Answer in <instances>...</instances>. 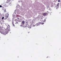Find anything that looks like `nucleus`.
Instances as JSON below:
<instances>
[{
	"mask_svg": "<svg viewBox=\"0 0 61 61\" xmlns=\"http://www.w3.org/2000/svg\"><path fill=\"white\" fill-rule=\"evenodd\" d=\"M10 0H7L6 3H9V4H11V3L10 2Z\"/></svg>",
	"mask_w": 61,
	"mask_h": 61,
	"instance_id": "1",
	"label": "nucleus"
},
{
	"mask_svg": "<svg viewBox=\"0 0 61 61\" xmlns=\"http://www.w3.org/2000/svg\"><path fill=\"white\" fill-rule=\"evenodd\" d=\"M5 17L6 18H7L8 17V15L6 14L5 16Z\"/></svg>",
	"mask_w": 61,
	"mask_h": 61,
	"instance_id": "2",
	"label": "nucleus"
},
{
	"mask_svg": "<svg viewBox=\"0 0 61 61\" xmlns=\"http://www.w3.org/2000/svg\"><path fill=\"white\" fill-rule=\"evenodd\" d=\"M25 21L24 20L22 21V24L24 25V24H25Z\"/></svg>",
	"mask_w": 61,
	"mask_h": 61,
	"instance_id": "3",
	"label": "nucleus"
},
{
	"mask_svg": "<svg viewBox=\"0 0 61 61\" xmlns=\"http://www.w3.org/2000/svg\"><path fill=\"white\" fill-rule=\"evenodd\" d=\"M46 15V13H44L43 14V16H45V15Z\"/></svg>",
	"mask_w": 61,
	"mask_h": 61,
	"instance_id": "4",
	"label": "nucleus"
},
{
	"mask_svg": "<svg viewBox=\"0 0 61 61\" xmlns=\"http://www.w3.org/2000/svg\"><path fill=\"white\" fill-rule=\"evenodd\" d=\"M12 24L13 26H15V25H14V22H12Z\"/></svg>",
	"mask_w": 61,
	"mask_h": 61,
	"instance_id": "5",
	"label": "nucleus"
},
{
	"mask_svg": "<svg viewBox=\"0 0 61 61\" xmlns=\"http://www.w3.org/2000/svg\"><path fill=\"white\" fill-rule=\"evenodd\" d=\"M12 24L13 26H15V25H14V22H12Z\"/></svg>",
	"mask_w": 61,
	"mask_h": 61,
	"instance_id": "6",
	"label": "nucleus"
},
{
	"mask_svg": "<svg viewBox=\"0 0 61 61\" xmlns=\"http://www.w3.org/2000/svg\"><path fill=\"white\" fill-rule=\"evenodd\" d=\"M2 19L3 20V19H4V17H3L2 18Z\"/></svg>",
	"mask_w": 61,
	"mask_h": 61,
	"instance_id": "7",
	"label": "nucleus"
},
{
	"mask_svg": "<svg viewBox=\"0 0 61 61\" xmlns=\"http://www.w3.org/2000/svg\"><path fill=\"white\" fill-rule=\"evenodd\" d=\"M43 24H44V22L41 23V25H43Z\"/></svg>",
	"mask_w": 61,
	"mask_h": 61,
	"instance_id": "8",
	"label": "nucleus"
},
{
	"mask_svg": "<svg viewBox=\"0 0 61 61\" xmlns=\"http://www.w3.org/2000/svg\"><path fill=\"white\" fill-rule=\"evenodd\" d=\"M58 2H60V0H59L58 1Z\"/></svg>",
	"mask_w": 61,
	"mask_h": 61,
	"instance_id": "9",
	"label": "nucleus"
},
{
	"mask_svg": "<svg viewBox=\"0 0 61 61\" xmlns=\"http://www.w3.org/2000/svg\"><path fill=\"white\" fill-rule=\"evenodd\" d=\"M57 6H59V4H57Z\"/></svg>",
	"mask_w": 61,
	"mask_h": 61,
	"instance_id": "10",
	"label": "nucleus"
},
{
	"mask_svg": "<svg viewBox=\"0 0 61 61\" xmlns=\"http://www.w3.org/2000/svg\"><path fill=\"white\" fill-rule=\"evenodd\" d=\"M2 7V5H0V7Z\"/></svg>",
	"mask_w": 61,
	"mask_h": 61,
	"instance_id": "11",
	"label": "nucleus"
},
{
	"mask_svg": "<svg viewBox=\"0 0 61 61\" xmlns=\"http://www.w3.org/2000/svg\"><path fill=\"white\" fill-rule=\"evenodd\" d=\"M39 24H41V22H39Z\"/></svg>",
	"mask_w": 61,
	"mask_h": 61,
	"instance_id": "12",
	"label": "nucleus"
},
{
	"mask_svg": "<svg viewBox=\"0 0 61 61\" xmlns=\"http://www.w3.org/2000/svg\"><path fill=\"white\" fill-rule=\"evenodd\" d=\"M1 30H0V33H2V32H1Z\"/></svg>",
	"mask_w": 61,
	"mask_h": 61,
	"instance_id": "13",
	"label": "nucleus"
},
{
	"mask_svg": "<svg viewBox=\"0 0 61 61\" xmlns=\"http://www.w3.org/2000/svg\"><path fill=\"white\" fill-rule=\"evenodd\" d=\"M20 26H22V25H20Z\"/></svg>",
	"mask_w": 61,
	"mask_h": 61,
	"instance_id": "14",
	"label": "nucleus"
},
{
	"mask_svg": "<svg viewBox=\"0 0 61 61\" xmlns=\"http://www.w3.org/2000/svg\"><path fill=\"white\" fill-rule=\"evenodd\" d=\"M8 26L9 27H10V26L9 25H8Z\"/></svg>",
	"mask_w": 61,
	"mask_h": 61,
	"instance_id": "15",
	"label": "nucleus"
},
{
	"mask_svg": "<svg viewBox=\"0 0 61 61\" xmlns=\"http://www.w3.org/2000/svg\"><path fill=\"white\" fill-rule=\"evenodd\" d=\"M5 12H6V10H5Z\"/></svg>",
	"mask_w": 61,
	"mask_h": 61,
	"instance_id": "16",
	"label": "nucleus"
},
{
	"mask_svg": "<svg viewBox=\"0 0 61 61\" xmlns=\"http://www.w3.org/2000/svg\"><path fill=\"white\" fill-rule=\"evenodd\" d=\"M12 0H10V1H12Z\"/></svg>",
	"mask_w": 61,
	"mask_h": 61,
	"instance_id": "17",
	"label": "nucleus"
},
{
	"mask_svg": "<svg viewBox=\"0 0 61 61\" xmlns=\"http://www.w3.org/2000/svg\"><path fill=\"white\" fill-rule=\"evenodd\" d=\"M26 23H27H27H27V22H26Z\"/></svg>",
	"mask_w": 61,
	"mask_h": 61,
	"instance_id": "18",
	"label": "nucleus"
},
{
	"mask_svg": "<svg viewBox=\"0 0 61 61\" xmlns=\"http://www.w3.org/2000/svg\"><path fill=\"white\" fill-rule=\"evenodd\" d=\"M28 33H29V32H28Z\"/></svg>",
	"mask_w": 61,
	"mask_h": 61,
	"instance_id": "19",
	"label": "nucleus"
}]
</instances>
